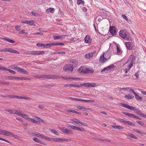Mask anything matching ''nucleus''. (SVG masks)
Listing matches in <instances>:
<instances>
[{
	"mask_svg": "<svg viewBox=\"0 0 146 146\" xmlns=\"http://www.w3.org/2000/svg\"><path fill=\"white\" fill-rule=\"evenodd\" d=\"M133 64L132 63L130 62V63L127 65V68L128 70H129L133 66Z\"/></svg>",
	"mask_w": 146,
	"mask_h": 146,
	"instance_id": "bf43d9fd",
	"label": "nucleus"
},
{
	"mask_svg": "<svg viewBox=\"0 0 146 146\" xmlns=\"http://www.w3.org/2000/svg\"><path fill=\"white\" fill-rule=\"evenodd\" d=\"M135 98L136 99L138 100L141 101L142 100V99L141 97L138 95L136 93L135 94Z\"/></svg>",
	"mask_w": 146,
	"mask_h": 146,
	"instance_id": "a19ab883",
	"label": "nucleus"
},
{
	"mask_svg": "<svg viewBox=\"0 0 146 146\" xmlns=\"http://www.w3.org/2000/svg\"><path fill=\"white\" fill-rule=\"evenodd\" d=\"M84 1L82 0H78L77 1V4L78 5H80L81 3L84 4Z\"/></svg>",
	"mask_w": 146,
	"mask_h": 146,
	"instance_id": "6e6d98bb",
	"label": "nucleus"
},
{
	"mask_svg": "<svg viewBox=\"0 0 146 146\" xmlns=\"http://www.w3.org/2000/svg\"><path fill=\"white\" fill-rule=\"evenodd\" d=\"M110 31L112 35H115L116 31L115 27L114 26H111L110 28Z\"/></svg>",
	"mask_w": 146,
	"mask_h": 146,
	"instance_id": "2eb2a0df",
	"label": "nucleus"
},
{
	"mask_svg": "<svg viewBox=\"0 0 146 146\" xmlns=\"http://www.w3.org/2000/svg\"><path fill=\"white\" fill-rule=\"evenodd\" d=\"M82 102H94V101L93 100H86L82 99Z\"/></svg>",
	"mask_w": 146,
	"mask_h": 146,
	"instance_id": "09e8293b",
	"label": "nucleus"
},
{
	"mask_svg": "<svg viewBox=\"0 0 146 146\" xmlns=\"http://www.w3.org/2000/svg\"><path fill=\"white\" fill-rule=\"evenodd\" d=\"M127 135L130 137L131 138L137 139H138V138L135 135L131 133H129V134Z\"/></svg>",
	"mask_w": 146,
	"mask_h": 146,
	"instance_id": "c85d7f7f",
	"label": "nucleus"
},
{
	"mask_svg": "<svg viewBox=\"0 0 146 146\" xmlns=\"http://www.w3.org/2000/svg\"><path fill=\"white\" fill-rule=\"evenodd\" d=\"M27 120L30 121L31 122H33V123H36L38 122V121L36 120L35 119H32L31 118L29 117L27 119Z\"/></svg>",
	"mask_w": 146,
	"mask_h": 146,
	"instance_id": "c9c22d12",
	"label": "nucleus"
},
{
	"mask_svg": "<svg viewBox=\"0 0 146 146\" xmlns=\"http://www.w3.org/2000/svg\"><path fill=\"white\" fill-rule=\"evenodd\" d=\"M66 36L65 35H62L61 36H54L53 38L55 40L62 39L64 38V36Z\"/></svg>",
	"mask_w": 146,
	"mask_h": 146,
	"instance_id": "6ab92c4d",
	"label": "nucleus"
},
{
	"mask_svg": "<svg viewBox=\"0 0 146 146\" xmlns=\"http://www.w3.org/2000/svg\"><path fill=\"white\" fill-rule=\"evenodd\" d=\"M123 113L124 115H125L129 117H134V114H132V113H127V112H123Z\"/></svg>",
	"mask_w": 146,
	"mask_h": 146,
	"instance_id": "cd10ccee",
	"label": "nucleus"
},
{
	"mask_svg": "<svg viewBox=\"0 0 146 146\" xmlns=\"http://www.w3.org/2000/svg\"><path fill=\"white\" fill-rule=\"evenodd\" d=\"M116 48L117 53L118 54H120L122 53V50L117 46H116Z\"/></svg>",
	"mask_w": 146,
	"mask_h": 146,
	"instance_id": "79ce46f5",
	"label": "nucleus"
},
{
	"mask_svg": "<svg viewBox=\"0 0 146 146\" xmlns=\"http://www.w3.org/2000/svg\"><path fill=\"white\" fill-rule=\"evenodd\" d=\"M62 78L64 80H67L69 81H71L72 80H80V78H75L69 76H65L63 77L62 76Z\"/></svg>",
	"mask_w": 146,
	"mask_h": 146,
	"instance_id": "1a4fd4ad",
	"label": "nucleus"
},
{
	"mask_svg": "<svg viewBox=\"0 0 146 146\" xmlns=\"http://www.w3.org/2000/svg\"><path fill=\"white\" fill-rule=\"evenodd\" d=\"M65 133L68 135H70L73 133L72 131L70 130H68L66 129V131L65 132Z\"/></svg>",
	"mask_w": 146,
	"mask_h": 146,
	"instance_id": "de8ad7c7",
	"label": "nucleus"
},
{
	"mask_svg": "<svg viewBox=\"0 0 146 146\" xmlns=\"http://www.w3.org/2000/svg\"><path fill=\"white\" fill-rule=\"evenodd\" d=\"M2 40H5L8 42L9 43H13L15 42V41L13 40L10 39L8 38H3L2 39Z\"/></svg>",
	"mask_w": 146,
	"mask_h": 146,
	"instance_id": "a878e982",
	"label": "nucleus"
},
{
	"mask_svg": "<svg viewBox=\"0 0 146 146\" xmlns=\"http://www.w3.org/2000/svg\"><path fill=\"white\" fill-rule=\"evenodd\" d=\"M22 113V111L20 110H15V114L19 116H21Z\"/></svg>",
	"mask_w": 146,
	"mask_h": 146,
	"instance_id": "58836bf2",
	"label": "nucleus"
},
{
	"mask_svg": "<svg viewBox=\"0 0 146 146\" xmlns=\"http://www.w3.org/2000/svg\"><path fill=\"white\" fill-rule=\"evenodd\" d=\"M13 69L16 70L18 72H21L23 74H29V72L26 70L18 67H15V68Z\"/></svg>",
	"mask_w": 146,
	"mask_h": 146,
	"instance_id": "423d86ee",
	"label": "nucleus"
},
{
	"mask_svg": "<svg viewBox=\"0 0 146 146\" xmlns=\"http://www.w3.org/2000/svg\"><path fill=\"white\" fill-rule=\"evenodd\" d=\"M96 53V51H94L93 52H90L89 53L86 54L85 55V57L87 59H90L93 57L94 54Z\"/></svg>",
	"mask_w": 146,
	"mask_h": 146,
	"instance_id": "f8f14e48",
	"label": "nucleus"
},
{
	"mask_svg": "<svg viewBox=\"0 0 146 146\" xmlns=\"http://www.w3.org/2000/svg\"><path fill=\"white\" fill-rule=\"evenodd\" d=\"M64 45V44L62 43L57 42V43H50L46 44L43 43H38L36 44V45L38 47L43 46L45 48L48 47L49 46L55 45Z\"/></svg>",
	"mask_w": 146,
	"mask_h": 146,
	"instance_id": "f03ea898",
	"label": "nucleus"
},
{
	"mask_svg": "<svg viewBox=\"0 0 146 146\" xmlns=\"http://www.w3.org/2000/svg\"><path fill=\"white\" fill-rule=\"evenodd\" d=\"M94 72V70L92 68H87V70H86V74H93Z\"/></svg>",
	"mask_w": 146,
	"mask_h": 146,
	"instance_id": "5701e85b",
	"label": "nucleus"
},
{
	"mask_svg": "<svg viewBox=\"0 0 146 146\" xmlns=\"http://www.w3.org/2000/svg\"><path fill=\"white\" fill-rule=\"evenodd\" d=\"M21 116L22 117L24 118H25L27 120L28 118H29V117L27 115H26L24 113H22V114Z\"/></svg>",
	"mask_w": 146,
	"mask_h": 146,
	"instance_id": "864d4df0",
	"label": "nucleus"
},
{
	"mask_svg": "<svg viewBox=\"0 0 146 146\" xmlns=\"http://www.w3.org/2000/svg\"><path fill=\"white\" fill-rule=\"evenodd\" d=\"M7 71H8L9 72L13 74H16L15 72L12 70L8 69Z\"/></svg>",
	"mask_w": 146,
	"mask_h": 146,
	"instance_id": "69168bd1",
	"label": "nucleus"
},
{
	"mask_svg": "<svg viewBox=\"0 0 146 146\" xmlns=\"http://www.w3.org/2000/svg\"><path fill=\"white\" fill-rule=\"evenodd\" d=\"M125 97V98L127 99H131L133 98L134 96L130 94H128V95H126Z\"/></svg>",
	"mask_w": 146,
	"mask_h": 146,
	"instance_id": "bb28decb",
	"label": "nucleus"
},
{
	"mask_svg": "<svg viewBox=\"0 0 146 146\" xmlns=\"http://www.w3.org/2000/svg\"><path fill=\"white\" fill-rule=\"evenodd\" d=\"M131 63H132V64H133L134 62H135V58L133 56L131 55Z\"/></svg>",
	"mask_w": 146,
	"mask_h": 146,
	"instance_id": "0e129e2a",
	"label": "nucleus"
},
{
	"mask_svg": "<svg viewBox=\"0 0 146 146\" xmlns=\"http://www.w3.org/2000/svg\"><path fill=\"white\" fill-rule=\"evenodd\" d=\"M28 53L32 55H40L44 54V52L43 51H29Z\"/></svg>",
	"mask_w": 146,
	"mask_h": 146,
	"instance_id": "39448f33",
	"label": "nucleus"
},
{
	"mask_svg": "<svg viewBox=\"0 0 146 146\" xmlns=\"http://www.w3.org/2000/svg\"><path fill=\"white\" fill-rule=\"evenodd\" d=\"M84 39L85 42L87 43H90L92 41V39L90 38V36L89 35H86Z\"/></svg>",
	"mask_w": 146,
	"mask_h": 146,
	"instance_id": "dca6fc26",
	"label": "nucleus"
},
{
	"mask_svg": "<svg viewBox=\"0 0 146 146\" xmlns=\"http://www.w3.org/2000/svg\"><path fill=\"white\" fill-rule=\"evenodd\" d=\"M135 111L136 113H137L138 114L141 115V116H142L143 114L141 110H139V109H138L137 108V110H136Z\"/></svg>",
	"mask_w": 146,
	"mask_h": 146,
	"instance_id": "49530a36",
	"label": "nucleus"
},
{
	"mask_svg": "<svg viewBox=\"0 0 146 146\" xmlns=\"http://www.w3.org/2000/svg\"><path fill=\"white\" fill-rule=\"evenodd\" d=\"M119 104H120L121 106L123 107H125L128 109L129 108V106L127 104L121 103H120Z\"/></svg>",
	"mask_w": 146,
	"mask_h": 146,
	"instance_id": "72a5a7b5",
	"label": "nucleus"
},
{
	"mask_svg": "<svg viewBox=\"0 0 146 146\" xmlns=\"http://www.w3.org/2000/svg\"><path fill=\"white\" fill-rule=\"evenodd\" d=\"M2 97H5L8 98H17L18 99V96H15V95H6L5 96H1Z\"/></svg>",
	"mask_w": 146,
	"mask_h": 146,
	"instance_id": "393cba45",
	"label": "nucleus"
},
{
	"mask_svg": "<svg viewBox=\"0 0 146 146\" xmlns=\"http://www.w3.org/2000/svg\"><path fill=\"white\" fill-rule=\"evenodd\" d=\"M21 22L23 23L29 24L30 25H35L34 24V21L33 20L23 21Z\"/></svg>",
	"mask_w": 146,
	"mask_h": 146,
	"instance_id": "4468645a",
	"label": "nucleus"
},
{
	"mask_svg": "<svg viewBox=\"0 0 146 146\" xmlns=\"http://www.w3.org/2000/svg\"><path fill=\"white\" fill-rule=\"evenodd\" d=\"M11 132L6 130L0 129V134H2L6 136H10Z\"/></svg>",
	"mask_w": 146,
	"mask_h": 146,
	"instance_id": "9b49d317",
	"label": "nucleus"
},
{
	"mask_svg": "<svg viewBox=\"0 0 146 146\" xmlns=\"http://www.w3.org/2000/svg\"><path fill=\"white\" fill-rule=\"evenodd\" d=\"M38 135V137L41 138L43 139H44L48 141L49 137L45 136L43 135L40 134V133H39Z\"/></svg>",
	"mask_w": 146,
	"mask_h": 146,
	"instance_id": "4be33fe9",
	"label": "nucleus"
},
{
	"mask_svg": "<svg viewBox=\"0 0 146 146\" xmlns=\"http://www.w3.org/2000/svg\"><path fill=\"white\" fill-rule=\"evenodd\" d=\"M90 83H85L83 84H80V87L82 86H83L85 87H90Z\"/></svg>",
	"mask_w": 146,
	"mask_h": 146,
	"instance_id": "ea45409f",
	"label": "nucleus"
},
{
	"mask_svg": "<svg viewBox=\"0 0 146 146\" xmlns=\"http://www.w3.org/2000/svg\"><path fill=\"white\" fill-rule=\"evenodd\" d=\"M5 111H7L11 113L15 114V110H9V109H5Z\"/></svg>",
	"mask_w": 146,
	"mask_h": 146,
	"instance_id": "37998d69",
	"label": "nucleus"
},
{
	"mask_svg": "<svg viewBox=\"0 0 146 146\" xmlns=\"http://www.w3.org/2000/svg\"><path fill=\"white\" fill-rule=\"evenodd\" d=\"M71 120L74 122L75 123L78 124H79L80 122V120L78 119L75 118L73 119H71Z\"/></svg>",
	"mask_w": 146,
	"mask_h": 146,
	"instance_id": "4c0bfd02",
	"label": "nucleus"
},
{
	"mask_svg": "<svg viewBox=\"0 0 146 146\" xmlns=\"http://www.w3.org/2000/svg\"><path fill=\"white\" fill-rule=\"evenodd\" d=\"M10 136H11L16 139H19L20 137L18 136L17 135L11 132Z\"/></svg>",
	"mask_w": 146,
	"mask_h": 146,
	"instance_id": "8fccbe9b",
	"label": "nucleus"
},
{
	"mask_svg": "<svg viewBox=\"0 0 146 146\" xmlns=\"http://www.w3.org/2000/svg\"><path fill=\"white\" fill-rule=\"evenodd\" d=\"M87 67L86 66H82L78 69V72L79 73H86Z\"/></svg>",
	"mask_w": 146,
	"mask_h": 146,
	"instance_id": "9d476101",
	"label": "nucleus"
},
{
	"mask_svg": "<svg viewBox=\"0 0 146 146\" xmlns=\"http://www.w3.org/2000/svg\"><path fill=\"white\" fill-rule=\"evenodd\" d=\"M127 125L132 126H135L134 124L132 122L129 121H128Z\"/></svg>",
	"mask_w": 146,
	"mask_h": 146,
	"instance_id": "680f3d73",
	"label": "nucleus"
},
{
	"mask_svg": "<svg viewBox=\"0 0 146 146\" xmlns=\"http://www.w3.org/2000/svg\"><path fill=\"white\" fill-rule=\"evenodd\" d=\"M70 62L72 64H69L65 65L63 68L64 71L68 73H72L74 69V67L77 64V61L75 60H70Z\"/></svg>",
	"mask_w": 146,
	"mask_h": 146,
	"instance_id": "f257e3e1",
	"label": "nucleus"
},
{
	"mask_svg": "<svg viewBox=\"0 0 146 146\" xmlns=\"http://www.w3.org/2000/svg\"><path fill=\"white\" fill-rule=\"evenodd\" d=\"M129 109L135 111L137 110V108L134 107L129 106Z\"/></svg>",
	"mask_w": 146,
	"mask_h": 146,
	"instance_id": "4d7b16f0",
	"label": "nucleus"
},
{
	"mask_svg": "<svg viewBox=\"0 0 146 146\" xmlns=\"http://www.w3.org/2000/svg\"><path fill=\"white\" fill-rule=\"evenodd\" d=\"M46 11L48 13L50 12L51 13H53L54 11V9L53 8H50L47 9L46 10Z\"/></svg>",
	"mask_w": 146,
	"mask_h": 146,
	"instance_id": "a18cd8bd",
	"label": "nucleus"
},
{
	"mask_svg": "<svg viewBox=\"0 0 146 146\" xmlns=\"http://www.w3.org/2000/svg\"><path fill=\"white\" fill-rule=\"evenodd\" d=\"M70 87H80V85L79 84H70Z\"/></svg>",
	"mask_w": 146,
	"mask_h": 146,
	"instance_id": "5fc2aeb1",
	"label": "nucleus"
},
{
	"mask_svg": "<svg viewBox=\"0 0 146 146\" xmlns=\"http://www.w3.org/2000/svg\"><path fill=\"white\" fill-rule=\"evenodd\" d=\"M107 60V59H106V58H105L104 56V53L100 56V62L104 63Z\"/></svg>",
	"mask_w": 146,
	"mask_h": 146,
	"instance_id": "f3484780",
	"label": "nucleus"
},
{
	"mask_svg": "<svg viewBox=\"0 0 146 146\" xmlns=\"http://www.w3.org/2000/svg\"><path fill=\"white\" fill-rule=\"evenodd\" d=\"M121 17H122L123 18L125 19L126 20V21H129V19H128L126 17V15H124V14L122 15Z\"/></svg>",
	"mask_w": 146,
	"mask_h": 146,
	"instance_id": "e2e57ef3",
	"label": "nucleus"
},
{
	"mask_svg": "<svg viewBox=\"0 0 146 146\" xmlns=\"http://www.w3.org/2000/svg\"><path fill=\"white\" fill-rule=\"evenodd\" d=\"M68 125L72 129L80 131L82 132L86 131V130L83 127L80 128V127L74 126L70 124H68Z\"/></svg>",
	"mask_w": 146,
	"mask_h": 146,
	"instance_id": "6e6552de",
	"label": "nucleus"
},
{
	"mask_svg": "<svg viewBox=\"0 0 146 146\" xmlns=\"http://www.w3.org/2000/svg\"><path fill=\"white\" fill-rule=\"evenodd\" d=\"M58 127V128H59L60 129V130H61L62 131L65 133V132L66 131V130L67 129H66L64 127Z\"/></svg>",
	"mask_w": 146,
	"mask_h": 146,
	"instance_id": "13d9d810",
	"label": "nucleus"
},
{
	"mask_svg": "<svg viewBox=\"0 0 146 146\" xmlns=\"http://www.w3.org/2000/svg\"><path fill=\"white\" fill-rule=\"evenodd\" d=\"M7 69L8 68H6L5 67L3 66H0V70H1L7 71Z\"/></svg>",
	"mask_w": 146,
	"mask_h": 146,
	"instance_id": "338daca9",
	"label": "nucleus"
},
{
	"mask_svg": "<svg viewBox=\"0 0 146 146\" xmlns=\"http://www.w3.org/2000/svg\"><path fill=\"white\" fill-rule=\"evenodd\" d=\"M39 133L38 132H35L34 133H32V135L34 136L38 137V134H39Z\"/></svg>",
	"mask_w": 146,
	"mask_h": 146,
	"instance_id": "774afa93",
	"label": "nucleus"
},
{
	"mask_svg": "<svg viewBox=\"0 0 146 146\" xmlns=\"http://www.w3.org/2000/svg\"><path fill=\"white\" fill-rule=\"evenodd\" d=\"M31 14L33 16H38L39 15L38 14V13L37 12H35L34 11H32L31 12Z\"/></svg>",
	"mask_w": 146,
	"mask_h": 146,
	"instance_id": "052dcab7",
	"label": "nucleus"
},
{
	"mask_svg": "<svg viewBox=\"0 0 146 146\" xmlns=\"http://www.w3.org/2000/svg\"><path fill=\"white\" fill-rule=\"evenodd\" d=\"M125 44L127 48L129 50H132L134 46V44L132 42H125Z\"/></svg>",
	"mask_w": 146,
	"mask_h": 146,
	"instance_id": "0eeeda50",
	"label": "nucleus"
},
{
	"mask_svg": "<svg viewBox=\"0 0 146 146\" xmlns=\"http://www.w3.org/2000/svg\"><path fill=\"white\" fill-rule=\"evenodd\" d=\"M8 79H9V80H17V76H9V77L8 78Z\"/></svg>",
	"mask_w": 146,
	"mask_h": 146,
	"instance_id": "3c124183",
	"label": "nucleus"
},
{
	"mask_svg": "<svg viewBox=\"0 0 146 146\" xmlns=\"http://www.w3.org/2000/svg\"><path fill=\"white\" fill-rule=\"evenodd\" d=\"M0 52H9L11 53L19 54L18 51L11 48H5L2 49H0Z\"/></svg>",
	"mask_w": 146,
	"mask_h": 146,
	"instance_id": "20e7f679",
	"label": "nucleus"
},
{
	"mask_svg": "<svg viewBox=\"0 0 146 146\" xmlns=\"http://www.w3.org/2000/svg\"><path fill=\"white\" fill-rule=\"evenodd\" d=\"M110 66H108L106 68H105L103 69L101 71V72L103 73L104 72H105V71L107 70V71H108L110 69Z\"/></svg>",
	"mask_w": 146,
	"mask_h": 146,
	"instance_id": "603ef678",
	"label": "nucleus"
},
{
	"mask_svg": "<svg viewBox=\"0 0 146 146\" xmlns=\"http://www.w3.org/2000/svg\"><path fill=\"white\" fill-rule=\"evenodd\" d=\"M133 131L135 132L138 133L141 135H146V133H144L143 132L140 131L139 130L136 129H133Z\"/></svg>",
	"mask_w": 146,
	"mask_h": 146,
	"instance_id": "b1692460",
	"label": "nucleus"
},
{
	"mask_svg": "<svg viewBox=\"0 0 146 146\" xmlns=\"http://www.w3.org/2000/svg\"><path fill=\"white\" fill-rule=\"evenodd\" d=\"M38 135V137L41 138L43 139H44L48 141L49 137L45 136L43 135L40 134V133H39Z\"/></svg>",
	"mask_w": 146,
	"mask_h": 146,
	"instance_id": "412c9836",
	"label": "nucleus"
},
{
	"mask_svg": "<svg viewBox=\"0 0 146 146\" xmlns=\"http://www.w3.org/2000/svg\"><path fill=\"white\" fill-rule=\"evenodd\" d=\"M34 77L35 78H47V75H38L34 76Z\"/></svg>",
	"mask_w": 146,
	"mask_h": 146,
	"instance_id": "aec40b11",
	"label": "nucleus"
},
{
	"mask_svg": "<svg viewBox=\"0 0 146 146\" xmlns=\"http://www.w3.org/2000/svg\"><path fill=\"white\" fill-rule=\"evenodd\" d=\"M29 80L30 79L29 78H25L22 77H17V80Z\"/></svg>",
	"mask_w": 146,
	"mask_h": 146,
	"instance_id": "c756f323",
	"label": "nucleus"
},
{
	"mask_svg": "<svg viewBox=\"0 0 146 146\" xmlns=\"http://www.w3.org/2000/svg\"><path fill=\"white\" fill-rule=\"evenodd\" d=\"M62 76L60 75H47V78L48 79H58L60 78H62Z\"/></svg>",
	"mask_w": 146,
	"mask_h": 146,
	"instance_id": "ddd939ff",
	"label": "nucleus"
},
{
	"mask_svg": "<svg viewBox=\"0 0 146 146\" xmlns=\"http://www.w3.org/2000/svg\"><path fill=\"white\" fill-rule=\"evenodd\" d=\"M58 138H53V137H49L48 141H54L57 142Z\"/></svg>",
	"mask_w": 146,
	"mask_h": 146,
	"instance_id": "7c9ffc66",
	"label": "nucleus"
},
{
	"mask_svg": "<svg viewBox=\"0 0 146 146\" xmlns=\"http://www.w3.org/2000/svg\"><path fill=\"white\" fill-rule=\"evenodd\" d=\"M18 99H24L26 100H31V99L30 98L28 97H23L20 96H18Z\"/></svg>",
	"mask_w": 146,
	"mask_h": 146,
	"instance_id": "2f4dec72",
	"label": "nucleus"
},
{
	"mask_svg": "<svg viewBox=\"0 0 146 146\" xmlns=\"http://www.w3.org/2000/svg\"><path fill=\"white\" fill-rule=\"evenodd\" d=\"M33 140L36 142L38 143H39L40 144H41L43 145H46V143H44V142L38 139L36 137L33 138Z\"/></svg>",
	"mask_w": 146,
	"mask_h": 146,
	"instance_id": "a211bd4d",
	"label": "nucleus"
},
{
	"mask_svg": "<svg viewBox=\"0 0 146 146\" xmlns=\"http://www.w3.org/2000/svg\"><path fill=\"white\" fill-rule=\"evenodd\" d=\"M50 131L54 134L58 135L59 134L58 132L54 129H50Z\"/></svg>",
	"mask_w": 146,
	"mask_h": 146,
	"instance_id": "473e14b6",
	"label": "nucleus"
},
{
	"mask_svg": "<svg viewBox=\"0 0 146 146\" xmlns=\"http://www.w3.org/2000/svg\"><path fill=\"white\" fill-rule=\"evenodd\" d=\"M119 36L125 40H130L129 38V34L126 30H120L119 32Z\"/></svg>",
	"mask_w": 146,
	"mask_h": 146,
	"instance_id": "7ed1b4c3",
	"label": "nucleus"
},
{
	"mask_svg": "<svg viewBox=\"0 0 146 146\" xmlns=\"http://www.w3.org/2000/svg\"><path fill=\"white\" fill-rule=\"evenodd\" d=\"M112 127L115 129H122L123 128L122 126L120 125H113Z\"/></svg>",
	"mask_w": 146,
	"mask_h": 146,
	"instance_id": "e433bc0d",
	"label": "nucleus"
},
{
	"mask_svg": "<svg viewBox=\"0 0 146 146\" xmlns=\"http://www.w3.org/2000/svg\"><path fill=\"white\" fill-rule=\"evenodd\" d=\"M119 104H120L121 106L123 107H125L128 109L129 108V106L127 104L121 103H120Z\"/></svg>",
	"mask_w": 146,
	"mask_h": 146,
	"instance_id": "f704fd0d",
	"label": "nucleus"
},
{
	"mask_svg": "<svg viewBox=\"0 0 146 146\" xmlns=\"http://www.w3.org/2000/svg\"><path fill=\"white\" fill-rule=\"evenodd\" d=\"M34 117L35 118H37V119H37V120L38 121L40 122H41L44 123H45V121L44 120L42 119L41 118H40L36 116H34Z\"/></svg>",
	"mask_w": 146,
	"mask_h": 146,
	"instance_id": "c03bdc74",
	"label": "nucleus"
}]
</instances>
